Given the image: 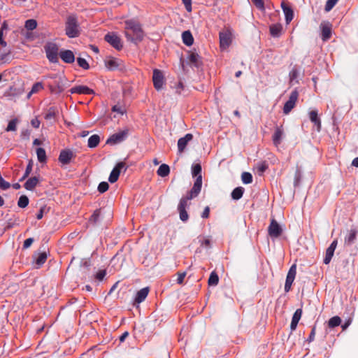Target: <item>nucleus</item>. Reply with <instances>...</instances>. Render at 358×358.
Wrapping results in <instances>:
<instances>
[{"label": "nucleus", "instance_id": "1", "mask_svg": "<svg viewBox=\"0 0 358 358\" xmlns=\"http://www.w3.org/2000/svg\"><path fill=\"white\" fill-rule=\"evenodd\" d=\"M124 35L127 41L138 44L143 39L144 33L141 24L137 20H128L124 22Z\"/></svg>", "mask_w": 358, "mask_h": 358}, {"label": "nucleus", "instance_id": "2", "mask_svg": "<svg viewBox=\"0 0 358 358\" xmlns=\"http://www.w3.org/2000/svg\"><path fill=\"white\" fill-rule=\"evenodd\" d=\"M66 34L69 38H76L80 35V27L75 15H69L66 22Z\"/></svg>", "mask_w": 358, "mask_h": 358}, {"label": "nucleus", "instance_id": "3", "mask_svg": "<svg viewBox=\"0 0 358 358\" xmlns=\"http://www.w3.org/2000/svg\"><path fill=\"white\" fill-rule=\"evenodd\" d=\"M46 57L51 63L58 62L59 48L57 44L53 43H47L45 47Z\"/></svg>", "mask_w": 358, "mask_h": 358}, {"label": "nucleus", "instance_id": "4", "mask_svg": "<svg viewBox=\"0 0 358 358\" xmlns=\"http://www.w3.org/2000/svg\"><path fill=\"white\" fill-rule=\"evenodd\" d=\"M152 82L156 90L159 91L162 89L165 80L164 73L161 70L157 69H154Z\"/></svg>", "mask_w": 358, "mask_h": 358}, {"label": "nucleus", "instance_id": "5", "mask_svg": "<svg viewBox=\"0 0 358 358\" xmlns=\"http://www.w3.org/2000/svg\"><path fill=\"white\" fill-rule=\"evenodd\" d=\"M299 97V93L295 90H293L289 97L288 101H287L283 107V113L285 115L289 114L291 110L294 108L296 101Z\"/></svg>", "mask_w": 358, "mask_h": 358}, {"label": "nucleus", "instance_id": "6", "mask_svg": "<svg viewBox=\"0 0 358 358\" xmlns=\"http://www.w3.org/2000/svg\"><path fill=\"white\" fill-rule=\"evenodd\" d=\"M104 39L116 50H120L122 48V40L116 34L113 32L108 33L105 36Z\"/></svg>", "mask_w": 358, "mask_h": 358}, {"label": "nucleus", "instance_id": "7", "mask_svg": "<svg viewBox=\"0 0 358 358\" xmlns=\"http://www.w3.org/2000/svg\"><path fill=\"white\" fill-rule=\"evenodd\" d=\"M127 135V129L120 131L110 136V138L107 140L106 143L110 145L120 143L126 139Z\"/></svg>", "mask_w": 358, "mask_h": 358}, {"label": "nucleus", "instance_id": "8", "mask_svg": "<svg viewBox=\"0 0 358 358\" xmlns=\"http://www.w3.org/2000/svg\"><path fill=\"white\" fill-rule=\"evenodd\" d=\"M296 274V266L293 264L289 269L287 273L285 284V292H288L291 289L292 285L295 279Z\"/></svg>", "mask_w": 358, "mask_h": 358}, {"label": "nucleus", "instance_id": "9", "mask_svg": "<svg viewBox=\"0 0 358 358\" xmlns=\"http://www.w3.org/2000/svg\"><path fill=\"white\" fill-rule=\"evenodd\" d=\"M124 169V170L127 169L125 163L123 162H118L110 172L108 178L110 182L114 183L118 180L121 169Z\"/></svg>", "mask_w": 358, "mask_h": 358}, {"label": "nucleus", "instance_id": "10", "mask_svg": "<svg viewBox=\"0 0 358 358\" xmlns=\"http://www.w3.org/2000/svg\"><path fill=\"white\" fill-rule=\"evenodd\" d=\"M268 232L271 238H278L281 235L282 229L278 222L273 219L268 226Z\"/></svg>", "mask_w": 358, "mask_h": 358}, {"label": "nucleus", "instance_id": "11", "mask_svg": "<svg viewBox=\"0 0 358 358\" xmlns=\"http://www.w3.org/2000/svg\"><path fill=\"white\" fill-rule=\"evenodd\" d=\"M220 45L222 49L227 48L231 43V34L229 31L220 32Z\"/></svg>", "mask_w": 358, "mask_h": 358}, {"label": "nucleus", "instance_id": "12", "mask_svg": "<svg viewBox=\"0 0 358 358\" xmlns=\"http://www.w3.org/2000/svg\"><path fill=\"white\" fill-rule=\"evenodd\" d=\"M75 157L74 153L69 149L62 150L59 156V161L62 164H69L72 158Z\"/></svg>", "mask_w": 358, "mask_h": 358}, {"label": "nucleus", "instance_id": "13", "mask_svg": "<svg viewBox=\"0 0 358 358\" xmlns=\"http://www.w3.org/2000/svg\"><path fill=\"white\" fill-rule=\"evenodd\" d=\"M338 243L337 240H334L330 245L327 248L325 253V257L324 258L323 262L324 264H329L332 259V257L334 256V251L336 248Z\"/></svg>", "mask_w": 358, "mask_h": 358}, {"label": "nucleus", "instance_id": "14", "mask_svg": "<svg viewBox=\"0 0 358 358\" xmlns=\"http://www.w3.org/2000/svg\"><path fill=\"white\" fill-rule=\"evenodd\" d=\"M51 92H61L64 90V77L59 75L57 80H55L54 84L48 85Z\"/></svg>", "mask_w": 358, "mask_h": 358}, {"label": "nucleus", "instance_id": "15", "mask_svg": "<svg viewBox=\"0 0 358 358\" xmlns=\"http://www.w3.org/2000/svg\"><path fill=\"white\" fill-rule=\"evenodd\" d=\"M193 138L192 134H187L184 137H182L178 141V150L179 153H182L186 148L188 143Z\"/></svg>", "mask_w": 358, "mask_h": 358}, {"label": "nucleus", "instance_id": "16", "mask_svg": "<svg viewBox=\"0 0 358 358\" xmlns=\"http://www.w3.org/2000/svg\"><path fill=\"white\" fill-rule=\"evenodd\" d=\"M71 94H94V91L85 85H76L70 90Z\"/></svg>", "mask_w": 358, "mask_h": 358}, {"label": "nucleus", "instance_id": "17", "mask_svg": "<svg viewBox=\"0 0 358 358\" xmlns=\"http://www.w3.org/2000/svg\"><path fill=\"white\" fill-rule=\"evenodd\" d=\"M60 58L62 61L67 64H71L75 61L73 52L69 50H63L59 52Z\"/></svg>", "mask_w": 358, "mask_h": 358}, {"label": "nucleus", "instance_id": "18", "mask_svg": "<svg viewBox=\"0 0 358 358\" xmlns=\"http://www.w3.org/2000/svg\"><path fill=\"white\" fill-rule=\"evenodd\" d=\"M106 66L110 70L119 69L122 65V61L115 57H110L105 61Z\"/></svg>", "mask_w": 358, "mask_h": 358}, {"label": "nucleus", "instance_id": "19", "mask_svg": "<svg viewBox=\"0 0 358 358\" xmlns=\"http://www.w3.org/2000/svg\"><path fill=\"white\" fill-rule=\"evenodd\" d=\"M281 8L285 16V21L287 24H289L294 17V11L292 8L286 5L285 2L281 3Z\"/></svg>", "mask_w": 358, "mask_h": 358}, {"label": "nucleus", "instance_id": "20", "mask_svg": "<svg viewBox=\"0 0 358 358\" xmlns=\"http://www.w3.org/2000/svg\"><path fill=\"white\" fill-rule=\"evenodd\" d=\"M309 118L310 121L314 124V125L317 127V131H320L321 129V120L318 116V113L317 110H313L309 113Z\"/></svg>", "mask_w": 358, "mask_h": 358}, {"label": "nucleus", "instance_id": "21", "mask_svg": "<svg viewBox=\"0 0 358 358\" xmlns=\"http://www.w3.org/2000/svg\"><path fill=\"white\" fill-rule=\"evenodd\" d=\"M357 233V231L356 229H350L345 237V245H351L352 243H354L356 239Z\"/></svg>", "mask_w": 358, "mask_h": 358}, {"label": "nucleus", "instance_id": "22", "mask_svg": "<svg viewBox=\"0 0 358 358\" xmlns=\"http://www.w3.org/2000/svg\"><path fill=\"white\" fill-rule=\"evenodd\" d=\"M301 315H302V310L300 308L297 309L294 312V313L292 316V322H291V324H290V329L292 331H294L296 329L297 324L301 317Z\"/></svg>", "mask_w": 358, "mask_h": 358}, {"label": "nucleus", "instance_id": "23", "mask_svg": "<svg viewBox=\"0 0 358 358\" xmlns=\"http://www.w3.org/2000/svg\"><path fill=\"white\" fill-rule=\"evenodd\" d=\"M149 293V288L144 287L137 292L135 297V302L137 303H140L143 302L146 297L148 296Z\"/></svg>", "mask_w": 358, "mask_h": 358}, {"label": "nucleus", "instance_id": "24", "mask_svg": "<svg viewBox=\"0 0 358 358\" xmlns=\"http://www.w3.org/2000/svg\"><path fill=\"white\" fill-rule=\"evenodd\" d=\"M283 136V129L282 127H277L274 131L273 135V142L275 146H278L282 139Z\"/></svg>", "mask_w": 358, "mask_h": 358}, {"label": "nucleus", "instance_id": "25", "mask_svg": "<svg viewBox=\"0 0 358 358\" xmlns=\"http://www.w3.org/2000/svg\"><path fill=\"white\" fill-rule=\"evenodd\" d=\"M38 182L39 180L38 177H31L26 181V182L24 185V187L27 190H33L36 187Z\"/></svg>", "mask_w": 358, "mask_h": 358}, {"label": "nucleus", "instance_id": "26", "mask_svg": "<svg viewBox=\"0 0 358 358\" xmlns=\"http://www.w3.org/2000/svg\"><path fill=\"white\" fill-rule=\"evenodd\" d=\"M182 39L184 44L190 46L194 43V38L189 31H185L182 34Z\"/></svg>", "mask_w": 358, "mask_h": 358}, {"label": "nucleus", "instance_id": "27", "mask_svg": "<svg viewBox=\"0 0 358 358\" xmlns=\"http://www.w3.org/2000/svg\"><path fill=\"white\" fill-rule=\"evenodd\" d=\"M100 142V137L97 134L91 136L87 141V146L90 148H96Z\"/></svg>", "mask_w": 358, "mask_h": 358}, {"label": "nucleus", "instance_id": "28", "mask_svg": "<svg viewBox=\"0 0 358 358\" xmlns=\"http://www.w3.org/2000/svg\"><path fill=\"white\" fill-rule=\"evenodd\" d=\"M331 28L329 25H324L322 27V39L327 41L331 38Z\"/></svg>", "mask_w": 358, "mask_h": 358}, {"label": "nucleus", "instance_id": "29", "mask_svg": "<svg viewBox=\"0 0 358 358\" xmlns=\"http://www.w3.org/2000/svg\"><path fill=\"white\" fill-rule=\"evenodd\" d=\"M244 188L242 187H238L234 189L231 192V198L234 200H239L243 195Z\"/></svg>", "mask_w": 358, "mask_h": 358}, {"label": "nucleus", "instance_id": "30", "mask_svg": "<svg viewBox=\"0 0 358 358\" xmlns=\"http://www.w3.org/2000/svg\"><path fill=\"white\" fill-rule=\"evenodd\" d=\"M157 173L161 177H166L170 173V168L167 164H163L159 166Z\"/></svg>", "mask_w": 358, "mask_h": 358}, {"label": "nucleus", "instance_id": "31", "mask_svg": "<svg viewBox=\"0 0 358 358\" xmlns=\"http://www.w3.org/2000/svg\"><path fill=\"white\" fill-rule=\"evenodd\" d=\"M36 155H37V159L39 162H41V163L46 162L47 157H46V152H45V150L44 148H38L36 149Z\"/></svg>", "mask_w": 358, "mask_h": 358}, {"label": "nucleus", "instance_id": "32", "mask_svg": "<svg viewBox=\"0 0 358 358\" xmlns=\"http://www.w3.org/2000/svg\"><path fill=\"white\" fill-rule=\"evenodd\" d=\"M189 62L195 66H199L201 64V57L196 52H192L189 56Z\"/></svg>", "mask_w": 358, "mask_h": 358}, {"label": "nucleus", "instance_id": "33", "mask_svg": "<svg viewBox=\"0 0 358 358\" xmlns=\"http://www.w3.org/2000/svg\"><path fill=\"white\" fill-rule=\"evenodd\" d=\"M58 110L55 107H50L45 114V119L46 120H50L55 117Z\"/></svg>", "mask_w": 358, "mask_h": 358}, {"label": "nucleus", "instance_id": "34", "mask_svg": "<svg viewBox=\"0 0 358 358\" xmlns=\"http://www.w3.org/2000/svg\"><path fill=\"white\" fill-rule=\"evenodd\" d=\"M341 320L338 316H334L329 319L328 326L329 328L333 329L341 324Z\"/></svg>", "mask_w": 358, "mask_h": 358}, {"label": "nucleus", "instance_id": "35", "mask_svg": "<svg viewBox=\"0 0 358 358\" xmlns=\"http://www.w3.org/2000/svg\"><path fill=\"white\" fill-rule=\"evenodd\" d=\"M218 282H219L218 275L215 271H213L210 273V277L208 278V285L209 286H215L218 284Z\"/></svg>", "mask_w": 358, "mask_h": 358}, {"label": "nucleus", "instance_id": "36", "mask_svg": "<svg viewBox=\"0 0 358 358\" xmlns=\"http://www.w3.org/2000/svg\"><path fill=\"white\" fill-rule=\"evenodd\" d=\"M201 186L194 184L191 190L187 193V195H189L190 198L194 199L199 195V194L201 192Z\"/></svg>", "mask_w": 358, "mask_h": 358}, {"label": "nucleus", "instance_id": "37", "mask_svg": "<svg viewBox=\"0 0 358 358\" xmlns=\"http://www.w3.org/2000/svg\"><path fill=\"white\" fill-rule=\"evenodd\" d=\"M282 30V27L280 24H273L270 27V33L273 37L279 36Z\"/></svg>", "mask_w": 358, "mask_h": 358}, {"label": "nucleus", "instance_id": "38", "mask_svg": "<svg viewBox=\"0 0 358 358\" xmlns=\"http://www.w3.org/2000/svg\"><path fill=\"white\" fill-rule=\"evenodd\" d=\"M268 168V165L266 162H261L257 164V170L259 175H262Z\"/></svg>", "mask_w": 358, "mask_h": 358}, {"label": "nucleus", "instance_id": "39", "mask_svg": "<svg viewBox=\"0 0 358 358\" xmlns=\"http://www.w3.org/2000/svg\"><path fill=\"white\" fill-rule=\"evenodd\" d=\"M192 199V198H190L189 195H186V196L181 198L180 200L178 209H185L187 206H188V201Z\"/></svg>", "mask_w": 358, "mask_h": 358}, {"label": "nucleus", "instance_id": "40", "mask_svg": "<svg viewBox=\"0 0 358 358\" xmlns=\"http://www.w3.org/2000/svg\"><path fill=\"white\" fill-rule=\"evenodd\" d=\"M24 27L27 30L32 31L36 28L37 22L34 19L27 20L25 22Z\"/></svg>", "mask_w": 358, "mask_h": 358}, {"label": "nucleus", "instance_id": "41", "mask_svg": "<svg viewBox=\"0 0 358 358\" xmlns=\"http://www.w3.org/2000/svg\"><path fill=\"white\" fill-rule=\"evenodd\" d=\"M101 215V210H96L94 213L91 215L89 222L92 224H96L99 222V217Z\"/></svg>", "mask_w": 358, "mask_h": 358}, {"label": "nucleus", "instance_id": "42", "mask_svg": "<svg viewBox=\"0 0 358 358\" xmlns=\"http://www.w3.org/2000/svg\"><path fill=\"white\" fill-rule=\"evenodd\" d=\"M201 166L200 164H193L192 166V174L193 177L201 176Z\"/></svg>", "mask_w": 358, "mask_h": 358}, {"label": "nucleus", "instance_id": "43", "mask_svg": "<svg viewBox=\"0 0 358 358\" xmlns=\"http://www.w3.org/2000/svg\"><path fill=\"white\" fill-rule=\"evenodd\" d=\"M29 204V198L25 195H22L17 201V206L20 208H24Z\"/></svg>", "mask_w": 358, "mask_h": 358}, {"label": "nucleus", "instance_id": "44", "mask_svg": "<svg viewBox=\"0 0 358 358\" xmlns=\"http://www.w3.org/2000/svg\"><path fill=\"white\" fill-rule=\"evenodd\" d=\"M47 259V254L45 252H41L38 255V257L36 259V264L38 266H42Z\"/></svg>", "mask_w": 358, "mask_h": 358}, {"label": "nucleus", "instance_id": "45", "mask_svg": "<svg viewBox=\"0 0 358 358\" xmlns=\"http://www.w3.org/2000/svg\"><path fill=\"white\" fill-rule=\"evenodd\" d=\"M18 122V120L17 118L13 119L9 121L8 126L6 129V131H13L17 129V124Z\"/></svg>", "mask_w": 358, "mask_h": 358}, {"label": "nucleus", "instance_id": "46", "mask_svg": "<svg viewBox=\"0 0 358 358\" xmlns=\"http://www.w3.org/2000/svg\"><path fill=\"white\" fill-rule=\"evenodd\" d=\"M241 180L244 184H250L252 182V176L250 173L243 172L241 175Z\"/></svg>", "mask_w": 358, "mask_h": 358}, {"label": "nucleus", "instance_id": "47", "mask_svg": "<svg viewBox=\"0 0 358 358\" xmlns=\"http://www.w3.org/2000/svg\"><path fill=\"white\" fill-rule=\"evenodd\" d=\"M77 62L80 67L83 68V69H88L90 68V65L87 60L82 57H78L77 58Z\"/></svg>", "mask_w": 358, "mask_h": 358}, {"label": "nucleus", "instance_id": "48", "mask_svg": "<svg viewBox=\"0 0 358 358\" xmlns=\"http://www.w3.org/2000/svg\"><path fill=\"white\" fill-rule=\"evenodd\" d=\"M32 166H33L32 162L30 161L26 167V170H25V172H24L23 176L20 179V181L24 180L26 178H27L29 176V175L31 173V172L32 171Z\"/></svg>", "mask_w": 358, "mask_h": 358}, {"label": "nucleus", "instance_id": "49", "mask_svg": "<svg viewBox=\"0 0 358 358\" xmlns=\"http://www.w3.org/2000/svg\"><path fill=\"white\" fill-rule=\"evenodd\" d=\"M289 76L290 83H293L299 76V71L295 67L293 68L289 72Z\"/></svg>", "mask_w": 358, "mask_h": 358}, {"label": "nucleus", "instance_id": "50", "mask_svg": "<svg viewBox=\"0 0 358 358\" xmlns=\"http://www.w3.org/2000/svg\"><path fill=\"white\" fill-rule=\"evenodd\" d=\"M43 89V85L42 83L38 82L33 85L31 90L30 91V94H35L39 92L41 90Z\"/></svg>", "mask_w": 358, "mask_h": 358}, {"label": "nucleus", "instance_id": "51", "mask_svg": "<svg viewBox=\"0 0 358 358\" xmlns=\"http://www.w3.org/2000/svg\"><path fill=\"white\" fill-rule=\"evenodd\" d=\"M338 1V0H327L325 4L324 10L327 12L330 11Z\"/></svg>", "mask_w": 358, "mask_h": 358}, {"label": "nucleus", "instance_id": "52", "mask_svg": "<svg viewBox=\"0 0 358 358\" xmlns=\"http://www.w3.org/2000/svg\"><path fill=\"white\" fill-rule=\"evenodd\" d=\"M180 214V219L182 222H187L189 218L188 213L185 209H178Z\"/></svg>", "mask_w": 358, "mask_h": 358}, {"label": "nucleus", "instance_id": "53", "mask_svg": "<svg viewBox=\"0 0 358 358\" xmlns=\"http://www.w3.org/2000/svg\"><path fill=\"white\" fill-rule=\"evenodd\" d=\"M109 188V185L107 182H101L99 183L98 186V191L100 193H103L106 192Z\"/></svg>", "mask_w": 358, "mask_h": 358}, {"label": "nucleus", "instance_id": "54", "mask_svg": "<svg viewBox=\"0 0 358 358\" xmlns=\"http://www.w3.org/2000/svg\"><path fill=\"white\" fill-rule=\"evenodd\" d=\"M252 1L259 10H264L265 9L263 0H252Z\"/></svg>", "mask_w": 358, "mask_h": 358}, {"label": "nucleus", "instance_id": "55", "mask_svg": "<svg viewBox=\"0 0 358 358\" xmlns=\"http://www.w3.org/2000/svg\"><path fill=\"white\" fill-rule=\"evenodd\" d=\"M10 187V182L6 181L3 178L0 179V188L6 190Z\"/></svg>", "mask_w": 358, "mask_h": 358}, {"label": "nucleus", "instance_id": "56", "mask_svg": "<svg viewBox=\"0 0 358 358\" xmlns=\"http://www.w3.org/2000/svg\"><path fill=\"white\" fill-rule=\"evenodd\" d=\"M106 274V272L105 270H101L96 273L95 278L99 281H101L104 278Z\"/></svg>", "mask_w": 358, "mask_h": 358}, {"label": "nucleus", "instance_id": "57", "mask_svg": "<svg viewBox=\"0 0 358 358\" xmlns=\"http://www.w3.org/2000/svg\"><path fill=\"white\" fill-rule=\"evenodd\" d=\"M185 276H186V272L178 273V278H177V283L179 285H182L183 283Z\"/></svg>", "mask_w": 358, "mask_h": 358}, {"label": "nucleus", "instance_id": "58", "mask_svg": "<svg viewBox=\"0 0 358 358\" xmlns=\"http://www.w3.org/2000/svg\"><path fill=\"white\" fill-rule=\"evenodd\" d=\"M182 3L185 5V9L188 12L192 11V0H182Z\"/></svg>", "mask_w": 358, "mask_h": 358}, {"label": "nucleus", "instance_id": "59", "mask_svg": "<svg viewBox=\"0 0 358 358\" xmlns=\"http://www.w3.org/2000/svg\"><path fill=\"white\" fill-rule=\"evenodd\" d=\"M34 242L33 238H29L24 241L23 248L27 249L29 248Z\"/></svg>", "mask_w": 358, "mask_h": 358}, {"label": "nucleus", "instance_id": "60", "mask_svg": "<svg viewBox=\"0 0 358 358\" xmlns=\"http://www.w3.org/2000/svg\"><path fill=\"white\" fill-rule=\"evenodd\" d=\"M315 327L314 326L313 328H312V330H311V332L307 339V341L308 343H310L312 342L314 338H315Z\"/></svg>", "mask_w": 358, "mask_h": 358}, {"label": "nucleus", "instance_id": "61", "mask_svg": "<svg viewBox=\"0 0 358 358\" xmlns=\"http://www.w3.org/2000/svg\"><path fill=\"white\" fill-rule=\"evenodd\" d=\"M112 110L113 112H117L120 114H123L124 113V110L121 107V106H118L117 105L114 106L113 108H112Z\"/></svg>", "mask_w": 358, "mask_h": 358}, {"label": "nucleus", "instance_id": "62", "mask_svg": "<svg viewBox=\"0 0 358 358\" xmlns=\"http://www.w3.org/2000/svg\"><path fill=\"white\" fill-rule=\"evenodd\" d=\"M209 214H210V208H209L208 206H206L204 208V210H203V213L201 214V217L203 218H208L209 217Z\"/></svg>", "mask_w": 358, "mask_h": 358}, {"label": "nucleus", "instance_id": "63", "mask_svg": "<svg viewBox=\"0 0 358 358\" xmlns=\"http://www.w3.org/2000/svg\"><path fill=\"white\" fill-rule=\"evenodd\" d=\"M301 178V172L299 170H296L294 178V185H297Z\"/></svg>", "mask_w": 358, "mask_h": 358}, {"label": "nucleus", "instance_id": "64", "mask_svg": "<svg viewBox=\"0 0 358 358\" xmlns=\"http://www.w3.org/2000/svg\"><path fill=\"white\" fill-rule=\"evenodd\" d=\"M31 124L32 127H34V128H38L40 126L41 122L37 118H34V119L31 120Z\"/></svg>", "mask_w": 358, "mask_h": 358}]
</instances>
